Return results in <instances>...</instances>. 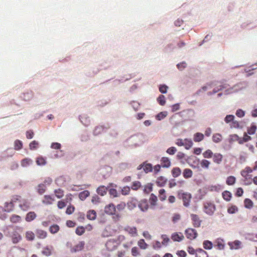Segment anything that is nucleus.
Listing matches in <instances>:
<instances>
[{
    "instance_id": "nucleus-1",
    "label": "nucleus",
    "mask_w": 257,
    "mask_h": 257,
    "mask_svg": "<svg viewBox=\"0 0 257 257\" xmlns=\"http://www.w3.org/2000/svg\"><path fill=\"white\" fill-rule=\"evenodd\" d=\"M72 197V195L71 194L66 195L65 199L58 202V207L59 209H62L67 206V209H75L73 206L71 205Z\"/></svg>"
},
{
    "instance_id": "nucleus-2",
    "label": "nucleus",
    "mask_w": 257,
    "mask_h": 257,
    "mask_svg": "<svg viewBox=\"0 0 257 257\" xmlns=\"http://www.w3.org/2000/svg\"><path fill=\"white\" fill-rule=\"evenodd\" d=\"M103 215L104 218H111L114 220L118 219L119 215L116 213L115 210H105Z\"/></svg>"
},
{
    "instance_id": "nucleus-3",
    "label": "nucleus",
    "mask_w": 257,
    "mask_h": 257,
    "mask_svg": "<svg viewBox=\"0 0 257 257\" xmlns=\"http://www.w3.org/2000/svg\"><path fill=\"white\" fill-rule=\"evenodd\" d=\"M179 197L182 199L185 206L187 207L190 203L191 195L190 193H183L179 194Z\"/></svg>"
},
{
    "instance_id": "nucleus-4",
    "label": "nucleus",
    "mask_w": 257,
    "mask_h": 257,
    "mask_svg": "<svg viewBox=\"0 0 257 257\" xmlns=\"http://www.w3.org/2000/svg\"><path fill=\"white\" fill-rule=\"evenodd\" d=\"M6 207L7 208L22 207L21 201L18 199H13L10 202L6 203Z\"/></svg>"
},
{
    "instance_id": "nucleus-5",
    "label": "nucleus",
    "mask_w": 257,
    "mask_h": 257,
    "mask_svg": "<svg viewBox=\"0 0 257 257\" xmlns=\"http://www.w3.org/2000/svg\"><path fill=\"white\" fill-rule=\"evenodd\" d=\"M185 233L188 238L190 239H195L197 235L196 231L192 228H188L185 230Z\"/></svg>"
},
{
    "instance_id": "nucleus-6",
    "label": "nucleus",
    "mask_w": 257,
    "mask_h": 257,
    "mask_svg": "<svg viewBox=\"0 0 257 257\" xmlns=\"http://www.w3.org/2000/svg\"><path fill=\"white\" fill-rule=\"evenodd\" d=\"M171 239L174 241H178L180 242L184 239V236L183 234L181 232L177 233L174 232L171 235Z\"/></svg>"
},
{
    "instance_id": "nucleus-7",
    "label": "nucleus",
    "mask_w": 257,
    "mask_h": 257,
    "mask_svg": "<svg viewBox=\"0 0 257 257\" xmlns=\"http://www.w3.org/2000/svg\"><path fill=\"white\" fill-rule=\"evenodd\" d=\"M127 206L129 209H134L137 207H140L139 202L134 198H132L127 202Z\"/></svg>"
},
{
    "instance_id": "nucleus-8",
    "label": "nucleus",
    "mask_w": 257,
    "mask_h": 257,
    "mask_svg": "<svg viewBox=\"0 0 257 257\" xmlns=\"http://www.w3.org/2000/svg\"><path fill=\"white\" fill-rule=\"evenodd\" d=\"M212 159L214 163L219 164L222 161L223 156L220 153H215L213 154Z\"/></svg>"
},
{
    "instance_id": "nucleus-9",
    "label": "nucleus",
    "mask_w": 257,
    "mask_h": 257,
    "mask_svg": "<svg viewBox=\"0 0 257 257\" xmlns=\"http://www.w3.org/2000/svg\"><path fill=\"white\" fill-rule=\"evenodd\" d=\"M84 241H80L78 242L76 245H75L74 247L71 248V252H76L81 250L84 246Z\"/></svg>"
},
{
    "instance_id": "nucleus-10",
    "label": "nucleus",
    "mask_w": 257,
    "mask_h": 257,
    "mask_svg": "<svg viewBox=\"0 0 257 257\" xmlns=\"http://www.w3.org/2000/svg\"><path fill=\"white\" fill-rule=\"evenodd\" d=\"M13 243H17L22 239L21 235L16 231H14L11 236Z\"/></svg>"
},
{
    "instance_id": "nucleus-11",
    "label": "nucleus",
    "mask_w": 257,
    "mask_h": 257,
    "mask_svg": "<svg viewBox=\"0 0 257 257\" xmlns=\"http://www.w3.org/2000/svg\"><path fill=\"white\" fill-rule=\"evenodd\" d=\"M161 165L163 168H168L171 166V162L168 157H162L161 159Z\"/></svg>"
},
{
    "instance_id": "nucleus-12",
    "label": "nucleus",
    "mask_w": 257,
    "mask_h": 257,
    "mask_svg": "<svg viewBox=\"0 0 257 257\" xmlns=\"http://www.w3.org/2000/svg\"><path fill=\"white\" fill-rule=\"evenodd\" d=\"M142 168H143L144 171L146 173L151 172L153 169L152 166L150 164H146L145 165H140L138 167V169L140 170Z\"/></svg>"
},
{
    "instance_id": "nucleus-13",
    "label": "nucleus",
    "mask_w": 257,
    "mask_h": 257,
    "mask_svg": "<svg viewBox=\"0 0 257 257\" xmlns=\"http://www.w3.org/2000/svg\"><path fill=\"white\" fill-rule=\"evenodd\" d=\"M167 182V179L163 176H160L157 179L156 183L159 187L165 186Z\"/></svg>"
},
{
    "instance_id": "nucleus-14",
    "label": "nucleus",
    "mask_w": 257,
    "mask_h": 257,
    "mask_svg": "<svg viewBox=\"0 0 257 257\" xmlns=\"http://www.w3.org/2000/svg\"><path fill=\"white\" fill-rule=\"evenodd\" d=\"M107 188L104 186H100L96 190L97 194L101 196L105 195L107 193Z\"/></svg>"
},
{
    "instance_id": "nucleus-15",
    "label": "nucleus",
    "mask_w": 257,
    "mask_h": 257,
    "mask_svg": "<svg viewBox=\"0 0 257 257\" xmlns=\"http://www.w3.org/2000/svg\"><path fill=\"white\" fill-rule=\"evenodd\" d=\"M53 250V247L52 246H47L44 248L42 253L46 256H50L52 254Z\"/></svg>"
},
{
    "instance_id": "nucleus-16",
    "label": "nucleus",
    "mask_w": 257,
    "mask_h": 257,
    "mask_svg": "<svg viewBox=\"0 0 257 257\" xmlns=\"http://www.w3.org/2000/svg\"><path fill=\"white\" fill-rule=\"evenodd\" d=\"M116 243L112 240H108L105 244L106 247L107 249L111 251L115 249Z\"/></svg>"
},
{
    "instance_id": "nucleus-17",
    "label": "nucleus",
    "mask_w": 257,
    "mask_h": 257,
    "mask_svg": "<svg viewBox=\"0 0 257 257\" xmlns=\"http://www.w3.org/2000/svg\"><path fill=\"white\" fill-rule=\"evenodd\" d=\"M223 198L226 201H229L232 198V194L229 191H224L222 193Z\"/></svg>"
},
{
    "instance_id": "nucleus-18",
    "label": "nucleus",
    "mask_w": 257,
    "mask_h": 257,
    "mask_svg": "<svg viewBox=\"0 0 257 257\" xmlns=\"http://www.w3.org/2000/svg\"><path fill=\"white\" fill-rule=\"evenodd\" d=\"M204 135L200 133H197L194 134L193 140L195 142H199L204 139Z\"/></svg>"
},
{
    "instance_id": "nucleus-19",
    "label": "nucleus",
    "mask_w": 257,
    "mask_h": 257,
    "mask_svg": "<svg viewBox=\"0 0 257 257\" xmlns=\"http://www.w3.org/2000/svg\"><path fill=\"white\" fill-rule=\"evenodd\" d=\"M54 201V199L51 196L45 195L43 200V202L46 204H52Z\"/></svg>"
},
{
    "instance_id": "nucleus-20",
    "label": "nucleus",
    "mask_w": 257,
    "mask_h": 257,
    "mask_svg": "<svg viewBox=\"0 0 257 257\" xmlns=\"http://www.w3.org/2000/svg\"><path fill=\"white\" fill-rule=\"evenodd\" d=\"M200 164L201 168L205 169H208L210 165V162L207 160L203 159L200 161Z\"/></svg>"
},
{
    "instance_id": "nucleus-21",
    "label": "nucleus",
    "mask_w": 257,
    "mask_h": 257,
    "mask_svg": "<svg viewBox=\"0 0 257 257\" xmlns=\"http://www.w3.org/2000/svg\"><path fill=\"white\" fill-rule=\"evenodd\" d=\"M193 172L192 170L190 169H185L183 172V177L188 179L191 178L192 176Z\"/></svg>"
},
{
    "instance_id": "nucleus-22",
    "label": "nucleus",
    "mask_w": 257,
    "mask_h": 257,
    "mask_svg": "<svg viewBox=\"0 0 257 257\" xmlns=\"http://www.w3.org/2000/svg\"><path fill=\"white\" fill-rule=\"evenodd\" d=\"M142 187L141 183L139 181H136L133 182L131 189L133 190L137 191Z\"/></svg>"
},
{
    "instance_id": "nucleus-23",
    "label": "nucleus",
    "mask_w": 257,
    "mask_h": 257,
    "mask_svg": "<svg viewBox=\"0 0 257 257\" xmlns=\"http://www.w3.org/2000/svg\"><path fill=\"white\" fill-rule=\"evenodd\" d=\"M90 195V193L88 190H84L79 193V198L81 200H85Z\"/></svg>"
},
{
    "instance_id": "nucleus-24",
    "label": "nucleus",
    "mask_w": 257,
    "mask_h": 257,
    "mask_svg": "<svg viewBox=\"0 0 257 257\" xmlns=\"http://www.w3.org/2000/svg\"><path fill=\"white\" fill-rule=\"evenodd\" d=\"M192 219L193 221L194 225L195 227H199L200 225L201 221L196 215L192 214Z\"/></svg>"
},
{
    "instance_id": "nucleus-25",
    "label": "nucleus",
    "mask_w": 257,
    "mask_h": 257,
    "mask_svg": "<svg viewBox=\"0 0 257 257\" xmlns=\"http://www.w3.org/2000/svg\"><path fill=\"white\" fill-rule=\"evenodd\" d=\"M236 182V178L233 176L228 177L226 180V183L229 186L233 185Z\"/></svg>"
},
{
    "instance_id": "nucleus-26",
    "label": "nucleus",
    "mask_w": 257,
    "mask_h": 257,
    "mask_svg": "<svg viewBox=\"0 0 257 257\" xmlns=\"http://www.w3.org/2000/svg\"><path fill=\"white\" fill-rule=\"evenodd\" d=\"M229 245L231 248L236 249L240 247L241 242L238 240H236L233 242L230 243Z\"/></svg>"
},
{
    "instance_id": "nucleus-27",
    "label": "nucleus",
    "mask_w": 257,
    "mask_h": 257,
    "mask_svg": "<svg viewBox=\"0 0 257 257\" xmlns=\"http://www.w3.org/2000/svg\"><path fill=\"white\" fill-rule=\"evenodd\" d=\"M222 135L220 134L217 133L213 135L212 140L214 143H218L222 140Z\"/></svg>"
},
{
    "instance_id": "nucleus-28",
    "label": "nucleus",
    "mask_w": 257,
    "mask_h": 257,
    "mask_svg": "<svg viewBox=\"0 0 257 257\" xmlns=\"http://www.w3.org/2000/svg\"><path fill=\"white\" fill-rule=\"evenodd\" d=\"M196 257H208V255L204 250L199 249L196 251Z\"/></svg>"
},
{
    "instance_id": "nucleus-29",
    "label": "nucleus",
    "mask_w": 257,
    "mask_h": 257,
    "mask_svg": "<svg viewBox=\"0 0 257 257\" xmlns=\"http://www.w3.org/2000/svg\"><path fill=\"white\" fill-rule=\"evenodd\" d=\"M208 189L210 191L219 192L222 189V187L220 185H211Z\"/></svg>"
},
{
    "instance_id": "nucleus-30",
    "label": "nucleus",
    "mask_w": 257,
    "mask_h": 257,
    "mask_svg": "<svg viewBox=\"0 0 257 257\" xmlns=\"http://www.w3.org/2000/svg\"><path fill=\"white\" fill-rule=\"evenodd\" d=\"M181 173V169L178 167L174 168L172 170V174L174 177H177L180 175Z\"/></svg>"
},
{
    "instance_id": "nucleus-31",
    "label": "nucleus",
    "mask_w": 257,
    "mask_h": 257,
    "mask_svg": "<svg viewBox=\"0 0 257 257\" xmlns=\"http://www.w3.org/2000/svg\"><path fill=\"white\" fill-rule=\"evenodd\" d=\"M96 216V212L94 210H89L87 214V218L90 220H94Z\"/></svg>"
},
{
    "instance_id": "nucleus-32",
    "label": "nucleus",
    "mask_w": 257,
    "mask_h": 257,
    "mask_svg": "<svg viewBox=\"0 0 257 257\" xmlns=\"http://www.w3.org/2000/svg\"><path fill=\"white\" fill-rule=\"evenodd\" d=\"M36 234L38 238H45L47 236V232L44 230L38 229L36 231Z\"/></svg>"
},
{
    "instance_id": "nucleus-33",
    "label": "nucleus",
    "mask_w": 257,
    "mask_h": 257,
    "mask_svg": "<svg viewBox=\"0 0 257 257\" xmlns=\"http://www.w3.org/2000/svg\"><path fill=\"white\" fill-rule=\"evenodd\" d=\"M153 190V184L152 183H148L145 185L144 188V192L146 194L150 193Z\"/></svg>"
},
{
    "instance_id": "nucleus-34",
    "label": "nucleus",
    "mask_w": 257,
    "mask_h": 257,
    "mask_svg": "<svg viewBox=\"0 0 257 257\" xmlns=\"http://www.w3.org/2000/svg\"><path fill=\"white\" fill-rule=\"evenodd\" d=\"M32 163V161L29 158H25L23 159L21 161V165L24 167H26L29 166Z\"/></svg>"
},
{
    "instance_id": "nucleus-35",
    "label": "nucleus",
    "mask_w": 257,
    "mask_h": 257,
    "mask_svg": "<svg viewBox=\"0 0 257 257\" xmlns=\"http://www.w3.org/2000/svg\"><path fill=\"white\" fill-rule=\"evenodd\" d=\"M159 197L161 201H164L166 199V191L164 189H161L159 191Z\"/></svg>"
},
{
    "instance_id": "nucleus-36",
    "label": "nucleus",
    "mask_w": 257,
    "mask_h": 257,
    "mask_svg": "<svg viewBox=\"0 0 257 257\" xmlns=\"http://www.w3.org/2000/svg\"><path fill=\"white\" fill-rule=\"evenodd\" d=\"M125 230L127 231L133 236L137 235V229L135 227H127L125 228Z\"/></svg>"
},
{
    "instance_id": "nucleus-37",
    "label": "nucleus",
    "mask_w": 257,
    "mask_h": 257,
    "mask_svg": "<svg viewBox=\"0 0 257 257\" xmlns=\"http://www.w3.org/2000/svg\"><path fill=\"white\" fill-rule=\"evenodd\" d=\"M193 145V142L191 140L188 139H185L184 146L187 150L190 149Z\"/></svg>"
},
{
    "instance_id": "nucleus-38",
    "label": "nucleus",
    "mask_w": 257,
    "mask_h": 257,
    "mask_svg": "<svg viewBox=\"0 0 257 257\" xmlns=\"http://www.w3.org/2000/svg\"><path fill=\"white\" fill-rule=\"evenodd\" d=\"M256 130V126L254 124H252L251 126L247 128V133L248 134L251 135L255 134Z\"/></svg>"
},
{
    "instance_id": "nucleus-39",
    "label": "nucleus",
    "mask_w": 257,
    "mask_h": 257,
    "mask_svg": "<svg viewBox=\"0 0 257 257\" xmlns=\"http://www.w3.org/2000/svg\"><path fill=\"white\" fill-rule=\"evenodd\" d=\"M138 245L139 247L143 249H145L148 247V244L145 242L144 239H141L138 242Z\"/></svg>"
},
{
    "instance_id": "nucleus-40",
    "label": "nucleus",
    "mask_w": 257,
    "mask_h": 257,
    "mask_svg": "<svg viewBox=\"0 0 257 257\" xmlns=\"http://www.w3.org/2000/svg\"><path fill=\"white\" fill-rule=\"evenodd\" d=\"M36 216V214L34 212H30L27 214L26 217V220L27 221H31L34 219Z\"/></svg>"
},
{
    "instance_id": "nucleus-41",
    "label": "nucleus",
    "mask_w": 257,
    "mask_h": 257,
    "mask_svg": "<svg viewBox=\"0 0 257 257\" xmlns=\"http://www.w3.org/2000/svg\"><path fill=\"white\" fill-rule=\"evenodd\" d=\"M213 152L210 150H207L203 153V156L205 158L209 159L212 157Z\"/></svg>"
},
{
    "instance_id": "nucleus-42",
    "label": "nucleus",
    "mask_w": 257,
    "mask_h": 257,
    "mask_svg": "<svg viewBox=\"0 0 257 257\" xmlns=\"http://www.w3.org/2000/svg\"><path fill=\"white\" fill-rule=\"evenodd\" d=\"M26 238L27 240H33L35 238V234L32 231H27L26 233Z\"/></svg>"
},
{
    "instance_id": "nucleus-43",
    "label": "nucleus",
    "mask_w": 257,
    "mask_h": 257,
    "mask_svg": "<svg viewBox=\"0 0 257 257\" xmlns=\"http://www.w3.org/2000/svg\"><path fill=\"white\" fill-rule=\"evenodd\" d=\"M91 202L94 205H97L101 202L100 198L97 195L92 196Z\"/></svg>"
},
{
    "instance_id": "nucleus-44",
    "label": "nucleus",
    "mask_w": 257,
    "mask_h": 257,
    "mask_svg": "<svg viewBox=\"0 0 257 257\" xmlns=\"http://www.w3.org/2000/svg\"><path fill=\"white\" fill-rule=\"evenodd\" d=\"M55 195L58 198H61L64 196V191L61 189H56L54 191Z\"/></svg>"
},
{
    "instance_id": "nucleus-45",
    "label": "nucleus",
    "mask_w": 257,
    "mask_h": 257,
    "mask_svg": "<svg viewBox=\"0 0 257 257\" xmlns=\"http://www.w3.org/2000/svg\"><path fill=\"white\" fill-rule=\"evenodd\" d=\"M244 206L246 208H250L253 206L252 201L248 198H246L244 201Z\"/></svg>"
},
{
    "instance_id": "nucleus-46",
    "label": "nucleus",
    "mask_w": 257,
    "mask_h": 257,
    "mask_svg": "<svg viewBox=\"0 0 257 257\" xmlns=\"http://www.w3.org/2000/svg\"><path fill=\"white\" fill-rule=\"evenodd\" d=\"M131 188L128 186L123 187L121 190V193L123 195H128L130 193Z\"/></svg>"
},
{
    "instance_id": "nucleus-47",
    "label": "nucleus",
    "mask_w": 257,
    "mask_h": 257,
    "mask_svg": "<svg viewBox=\"0 0 257 257\" xmlns=\"http://www.w3.org/2000/svg\"><path fill=\"white\" fill-rule=\"evenodd\" d=\"M157 101L161 105H164L166 103L165 96L163 95H160L158 97Z\"/></svg>"
},
{
    "instance_id": "nucleus-48",
    "label": "nucleus",
    "mask_w": 257,
    "mask_h": 257,
    "mask_svg": "<svg viewBox=\"0 0 257 257\" xmlns=\"http://www.w3.org/2000/svg\"><path fill=\"white\" fill-rule=\"evenodd\" d=\"M36 163L38 165H44L46 163V161L44 158L38 157L36 160Z\"/></svg>"
},
{
    "instance_id": "nucleus-49",
    "label": "nucleus",
    "mask_w": 257,
    "mask_h": 257,
    "mask_svg": "<svg viewBox=\"0 0 257 257\" xmlns=\"http://www.w3.org/2000/svg\"><path fill=\"white\" fill-rule=\"evenodd\" d=\"M23 144L22 142L20 140H16L15 142V149L16 150H19L22 148Z\"/></svg>"
},
{
    "instance_id": "nucleus-50",
    "label": "nucleus",
    "mask_w": 257,
    "mask_h": 257,
    "mask_svg": "<svg viewBox=\"0 0 257 257\" xmlns=\"http://www.w3.org/2000/svg\"><path fill=\"white\" fill-rule=\"evenodd\" d=\"M203 247L206 249H210L212 248V242L208 240H206L203 242Z\"/></svg>"
},
{
    "instance_id": "nucleus-51",
    "label": "nucleus",
    "mask_w": 257,
    "mask_h": 257,
    "mask_svg": "<svg viewBox=\"0 0 257 257\" xmlns=\"http://www.w3.org/2000/svg\"><path fill=\"white\" fill-rule=\"evenodd\" d=\"M234 119V116L233 115H227L225 118L224 121L226 123H231L232 121H233V119Z\"/></svg>"
},
{
    "instance_id": "nucleus-52",
    "label": "nucleus",
    "mask_w": 257,
    "mask_h": 257,
    "mask_svg": "<svg viewBox=\"0 0 257 257\" xmlns=\"http://www.w3.org/2000/svg\"><path fill=\"white\" fill-rule=\"evenodd\" d=\"M46 187L44 184H40L38 186V191L40 194H42L46 191Z\"/></svg>"
},
{
    "instance_id": "nucleus-53",
    "label": "nucleus",
    "mask_w": 257,
    "mask_h": 257,
    "mask_svg": "<svg viewBox=\"0 0 257 257\" xmlns=\"http://www.w3.org/2000/svg\"><path fill=\"white\" fill-rule=\"evenodd\" d=\"M158 200L157 197L156 195H155L153 194H152L151 195V197L150 199V203L152 205H155L156 204V202Z\"/></svg>"
},
{
    "instance_id": "nucleus-54",
    "label": "nucleus",
    "mask_w": 257,
    "mask_h": 257,
    "mask_svg": "<svg viewBox=\"0 0 257 257\" xmlns=\"http://www.w3.org/2000/svg\"><path fill=\"white\" fill-rule=\"evenodd\" d=\"M161 237L163 239L162 244L164 246L167 245L170 240L168 237L166 235L163 234L161 236Z\"/></svg>"
},
{
    "instance_id": "nucleus-55",
    "label": "nucleus",
    "mask_w": 257,
    "mask_h": 257,
    "mask_svg": "<svg viewBox=\"0 0 257 257\" xmlns=\"http://www.w3.org/2000/svg\"><path fill=\"white\" fill-rule=\"evenodd\" d=\"M59 229V227L57 225H54L50 227L49 230L51 233L54 234L58 232Z\"/></svg>"
},
{
    "instance_id": "nucleus-56",
    "label": "nucleus",
    "mask_w": 257,
    "mask_h": 257,
    "mask_svg": "<svg viewBox=\"0 0 257 257\" xmlns=\"http://www.w3.org/2000/svg\"><path fill=\"white\" fill-rule=\"evenodd\" d=\"M230 126L231 128H238L240 127V123L238 121L234 119L233 121L231 122Z\"/></svg>"
},
{
    "instance_id": "nucleus-57",
    "label": "nucleus",
    "mask_w": 257,
    "mask_h": 257,
    "mask_svg": "<svg viewBox=\"0 0 257 257\" xmlns=\"http://www.w3.org/2000/svg\"><path fill=\"white\" fill-rule=\"evenodd\" d=\"M132 254L134 256H137L140 255V251L137 247H133L132 248Z\"/></svg>"
},
{
    "instance_id": "nucleus-58",
    "label": "nucleus",
    "mask_w": 257,
    "mask_h": 257,
    "mask_svg": "<svg viewBox=\"0 0 257 257\" xmlns=\"http://www.w3.org/2000/svg\"><path fill=\"white\" fill-rule=\"evenodd\" d=\"M38 146V143L36 141H33L30 144L29 147L31 150H35L37 148Z\"/></svg>"
},
{
    "instance_id": "nucleus-59",
    "label": "nucleus",
    "mask_w": 257,
    "mask_h": 257,
    "mask_svg": "<svg viewBox=\"0 0 257 257\" xmlns=\"http://www.w3.org/2000/svg\"><path fill=\"white\" fill-rule=\"evenodd\" d=\"M177 152V149L175 147H172L168 148L166 151V152L169 155H174Z\"/></svg>"
},
{
    "instance_id": "nucleus-60",
    "label": "nucleus",
    "mask_w": 257,
    "mask_h": 257,
    "mask_svg": "<svg viewBox=\"0 0 257 257\" xmlns=\"http://www.w3.org/2000/svg\"><path fill=\"white\" fill-rule=\"evenodd\" d=\"M235 114L239 117H243L245 115V112L241 109H238L236 110Z\"/></svg>"
},
{
    "instance_id": "nucleus-61",
    "label": "nucleus",
    "mask_w": 257,
    "mask_h": 257,
    "mask_svg": "<svg viewBox=\"0 0 257 257\" xmlns=\"http://www.w3.org/2000/svg\"><path fill=\"white\" fill-rule=\"evenodd\" d=\"M85 231V228L82 226L78 227L76 229V233L79 235H82Z\"/></svg>"
},
{
    "instance_id": "nucleus-62",
    "label": "nucleus",
    "mask_w": 257,
    "mask_h": 257,
    "mask_svg": "<svg viewBox=\"0 0 257 257\" xmlns=\"http://www.w3.org/2000/svg\"><path fill=\"white\" fill-rule=\"evenodd\" d=\"M109 193L111 196H112L113 197H117V191L115 189H110L108 190Z\"/></svg>"
},
{
    "instance_id": "nucleus-63",
    "label": "nucleus",
    "mask_w": 257,
    "mask_h": 257,
    "mask_svg": "<svg viewBox=\"0 0 257 257\" xmlns=\"http://www.w3.org/2000/svg\"><path fill=\"white\" fill-rule=\"evenodd\" d=\"M243 193V189L241 187H239L236 189V191L235 192V196H236L237 197H241L242 196Z\"/></svg>"
},
{
    "instance_id": "nucleus-64",
    "label": "nucleus",
    "mask_w": 257,
    "mask_h": 257,
    "mask_svg": "<svg viewBox=\"0 0 257 257\" xmlns=\"http://www.w3.org/2000/svg\"><path fill=\"white\" fill-rule=\"evenodd\" d=\"M177 66V68L180 70H182L183 69H184V68H185L186 67L187 64L185 62H182L178 64Z\"/></svg>"
}]
</instances>
